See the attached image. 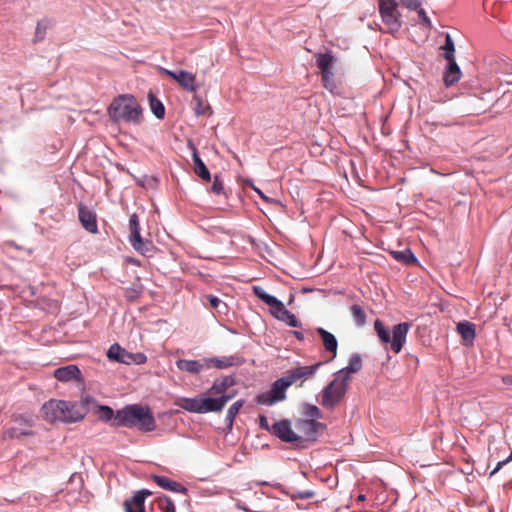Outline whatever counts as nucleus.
Here are the masks:
<instances>
[{
	"mask_svg": "<svg viewBox=\"0 0 512 512\" xmlns=\"http://www.w3.org/2000/svg\"><path fill=\"white\" fill-rule=\"evenodd\" d=\"M108 115L115 124L137 126L142 124L143 109L134 96L124 94L112 100Z\"/></svg>",
	"mask_w": 512,
	"mask_h": 512,
	"instance_id": "obj_1",
	"label": "nucleus"
},
{
	"mask_svg": "<svg viewBox=\"0 0 512 512\" xmlns=\"http://www.w3.org/2000/svg\"><path fill=\"white\" fill-rule=\"evenodd\" d=\"M114 426L136 427L141 431L150 432L155 429L156 423L149 407L133 404L116 412Z\"/></svg>",
	"mask_w": 512,
	"mask_h": 512,
	"instance_id": "obj_2",
	"label": "nucleus"
},
{
	"mask_svg": "<svg viewBox=\"0 0 512 512\" xmlns=\"http://www.w3.org/2000/svg\"><path fill=\"white\" fill-rule=\"evenodd\" d=\"M410 324L407 322H402L397 325H394L392 330L390 331L388 328L385 327L384 323L376 319L374 322V330L380 339L382 344H390L391 350L398 354L405 342L406 337L410 329Z\"/></svg>",
	"mask_w": 512,
	"mask_h": 512,
	"instance_id": "obj_3",
	"label": "nucleus"
},
{
	"mask_svg": "<svg viewBox=\"0 0 512 512\" xmlns=\"http://www.w3.org/2000/svg\"><path fill=\"white\" fill-rule=\"evenodd\" d=\"M321 365L322 363L318 362L308 366H296L288 370L285 376L277 379L276 381L286 393V390L294 384L301 387L306 380L314 376Z\"/></svg>",
	"mask_w": 512,
	"mask_h": 512,
	"instance_id": "obj_4",
	"label": "nucleus"
},
{
	"mask_svg": "<svg viewBox=\"0 0 512 512\" xmlns=\"http://www.w3.org/2000/svg\"><path fill=\"white\" fill-rule=\"evenodd\" d=\"M347 391V378L336 377L322 391L320 404L326 409H333L341 402Z\"/></svg>",
	"mask_w": 512,
	"mask_h": 512,
	"instance_id": "obj_5",
	"label": "nucleus"
},
{
	"mask_svg": "<svg viewBox=\"0 0 512 512\" xmlns=\"http://www.w3.org/2000/svg\"><path fill=\"white\" fill-rule=\"evenodd\" d=\"M379 12L382 21L390 33H396L401 27L400 12L396 0H378Z\"/></svg>",
	"mask_w": 512,
	"mask_h": 512,
	"instance_id": "obj_6",
	"label": "nucleus"
},
{
	"mask_svg": "<svg viewBox=\"0 0 512 512\" xmlns=\"http://www.w3.org/2000/svg\"><path fill=\"white\" fill-rule=\"evenodd\" d=\"M159 71L162 75L175 80L186 91L195 92L198 89L196 76L193 73L185 70L171 71L163 67H160Z\"/></svg>",
	"mask_w": 512,
	"mask_h": 512,
	"instance_id": "obj_7",
	"label": "nucleus"
},
{
	"mask_svg": "<svg viewBox=\"0 0 512 512\" xmlns=\"http://www.w3.org/2000/svg\"><path fill=\"white\" fill-rule=\"evenodd\" d=\"M63 409H67L66 401L51 399L41 407L42 417L48 422L61 421L64 417Z\"/></svg>",
	"mask_w": 512,
	"mask_h": 512,
	"instance_id": "obj_8",
	"label": "nucleus"
},
{
	"mask_svg": "<svg viewBox=\"0 0 512 512\" xmlns=\"http://www.w3.org/2000/svg\"><path fill=\"white\" fill-rule=\"evenodd\" d=\"M53 376L60 382L70 383L79 382L83 383V375L77 365L70 364L67 366L59 367L53 372Z\"/></svg>",
	"mask_w": 512,
	"mask_h": 512,
	"instance_id": "obj_9",
	"label": "nucleus"
},
{
	"mask_svg": "<svg viewBox=\"0 0 512 512\" xmlns=\"http://www.w3.org/2000/svg\"><path fill=\"white\" fill-rule=\"evenodd\" d=\"M254 294L261 299L266 305H268L272 314L277 318V315H283L287 313V309L284 304L278 300L276 297L268 294L262 287L254 286L253 287Z\"/></svg>",
	"mask_w": 512,
	"mask_h": 512,
	"instance_id": "obj_10",
	"label": "nucleus"
},
{
	"mask_svg": "<svg viewBox=\"0 0 512 512\" xmlns=\"http://www.w3.org/2000/svg\"><path fill=\"white\" fill-rule=\"evenodd\" d=\"M271 433L284 442L292 443L298 441L301 438L292 430L291 422L286 419L276 422L271 427Z\"/></svg>",
	"mask_w": 512,
	"mask_h": 512,
	"instance_id": "obj_11",
	"label": "nucleus"
},
{
	"mask_svg": "<svg viewBox=\"0 0 512 512\" xmlns=\"http://www.w3.org/2000/svg\"><path fill=\"white\" fill-rule=\"evenodd\" d=\"M286 399V393L282 387L275 381L269 391L259 394L256 397V402L261 405L271 406L278 401Z\"/></svg>",
	"mask_w": 512,
	"mask_h": 512,
	"instance_id": "obj_12",
	"label": "nucleus"
},
{
	"mask_svg": "<svg viewBox=\"0 0 512 512\" xmlns=\"http://www.w3.org/2000/svg\"><path fill=\"white\" fill-rule=\"evenodd\" d=\"M67 409H63L62 422L71 423L82 420L88 413L87 407L81 403L66 401Z\"/></svg>",
	"mask_w": 512,
	"mask_h": 512,
	"instance_id": "obj_13",
	"label": "nucleus"
},
{
	"mask_svg": "<svg viewBox=\"0 0 512 512\" xmlns=\"http://www.w3.org/2000/svg\"><path fill=\"white\" fill-rule=\"evenodd\" d=\"M152 492L147 489L137 491L134 496L124 501L125 512H145V499L151 496Z\"/></svg>",
	"mask_w": 512,
	"mask_h": 512,
	"instance_id": "obj_14",
	"label": "nucleus"
},
{
	"mask_svg": "<svg viewBox=\"0 0 512 512\" xmlns=\"http://www.w3.org/2000/svg\"><path fill=\"white\" fill-rule=\"evenodd\" d=\"M78 216L85 230L93 234L98 232L96 214L94 212L88 209L85 205L79 204Z\"/></svg>",
	"mask_w": 512,
	"mask_h": 512,
	"instance_id": "obj_15",
	"label": "nucleus"
},
{
	"mask_svg": "<svg viewBox=\"0 0 512 512\" xmlns=\"http://www.w3.org/2000/svg\"><path fill=\"white\" fill-rule=\"evenodd\" d=\"M231 399L232 395H222L219 398H202L201 414L208 412H219Z\"/></svg>",
	"mask_w": 512,
	"mask_h": 512,
	"instance_id": "obj_16",
	"label": "nucleus"
},
{
	"mask_svg": "<svg viewBox=\"0 0 512 512\" xmlns=\"http://www.w3.org/2000/svg\"><path fill=\"white\" fill-rule=\"evenodd\" d=\"M297 429L304 435L306 439L315 440L320 429L324 426L322 423L313 419L299 420L296 424Z\"/></svg>",
	"mask_w": 512,
	"mask_h": 512,
	"instance_id": "obj_17",
	"label": "nucleus"
},
{
	"mask_svg": "<svg viewBox=\"0 0 512 512\" xmlns=\"http://www.w3.org/2000/svg\"><path fill=\"white\" fill-rule=\"evenodd\" d=\"M176 366L179 370L185 371L190 374H198L202 370L209 368L208 361L203 360H187L179 359L176 361Z\"/></svg>",
	"mask_w": 512,
	"mask_h": 512,
	"instance_id": "obj_18",
	"label": "nucleus"
},
{
	"mask_svg": "<svg viewBox=\"0 0 512 512\" xmlns=\"http://www.w3.org/2000/svg\"><path fill=\"white\" fill-rule=\"evenodd\" d=\"M150 478L162 489L175 493L187 494L188 490L181 483L176 482L168 477L152 474Z\"/></svg>",
	"mask_w": 512,
	"mask_h": 512,
	"instance_id": "obj_19",
	"label": "nucleus"
},
{
	"mask_svg": "<svg viewBox=\"0 0 512 512\" xmlns=\"http://www.w3.org/2000/svg\"><path fill=\"white\" fill-rule=\"evenodd\" d=\"M316 333L320 336L325 350L331 354V358L336 357L338 349L336 337L322 327H318Z\"/></svg>",
	"mask_w": 512,
	"mask_h": 512,
	"instance_id": "obj_20",
	"label": "nucleus"
},
{
	"mask_svg": "<svg viewBox=\"0 0 512 512\" xmlns=\"http://www.w3.org/2000/svg\"><path fill=\"white\" fill-rule=\"evenodd\" d=\"M188 145H189L190 149L192 150L195 173L200 178H202L204 181H206V182L211 181L210 172H209L208 168L206 167V165L204 164V162L201 160L195 145L191 141L188 142Z\"/></svg>",
	"mask_w": 512,
	"mask_h": 512,
	"instance_id": "obj_21",
	"label": "nucleus"
},
{
	"mask_svg": "<svg viewBox=\"0 0 512 512\" xmlns=\"http://www.w3.org/2000/svg\"><path fill=\"white\" fill-rule=\"evenodd\" d=\"M132 247L141 255L150 257L156 251V247L152 241L143 239L141 235L129 239Z\"/></svg>",
	"mask_w": 512,
	"mask_h": 512,
	"instance_id": "obj_22",
	"label": "nucleus"
},
{
	"mask_svg": "<svg viewBox=\"0 0 512 512\" xmlns=\"http://www.w3.org/2000/svg\"><path fill=\"white\" fill-rule=\"evenodd\" d=\"M446 61H447V65H446V69L444 72L443 80H444L445 85L447 87H449L460 80V78L462 76V72L460 70V67L456 63L455 58L452 60H446Z\"/></svg>",
	"mask_w": 512,
	"mask_h": 512,
	"instance_id": "obj_23",
	"label": "nucleus"
},
{
	"mask_svg": "<svg viewBox=\"0 0 512 512\" xmlns=\"http://www.w3.org/2000/svg\"><path fill=\"white\" fill-rule=\"evenodd\" d=\"M130 356L131 352H128L117 343L111 345L107 351V357L110 360L127 365L130 364Z\"/></svg>",
	"mask_w": 512,
	"mask_h": 512,
	"instance_id": "obj_24",
	"label": "nucleus"
},
{
	"mask_svg": "<svg viewBox=\"0 0 512 512\" xmlns=\"http://www.w3.org/2000/svg\"><path fill=\"white\" fill-rule=\"evenodd\" d=\"M457 332L461 335L465 345H471L475 338V326L468 321L457 324Z\"/></svg>",
	"mask_w": 512,
	"mask_h": 512,
	"instance_id": "obj_25",
	"label": "nucleus"
},
{
	"mask_svg": "<svg viewBox=\"0 0 512 512\" xmlns=\"http://www.w3.org/2000/svg\"><path fill=\"white\" fill-rule=\"evenodd\" d=\"M202 397H195V398H180L176 405L180 408H183L189 412L193 413H201V407H202Z\"/></svg>",
	"mask_w": 512,
	"mask_h": 512,
	"instance_id": "obj_26",
	"label": "nucleus"
},
{
	"mask_svg": "<svg viewBox=\"0 0 512 512\" xmlns=\"http://www.w3.org/2000/svg\"><path fill=\"white\" fill-rule=\"evenodd\" d=\"M148 99L150 109L153 112V114L159 119L163 118L165 114V108L162 102L151 91L148 93Z\"/></svg>",
	"mask_w": 512,
	"mask_h": 512,
	"instance_id": "obj_27",
	"label": "nucleus"
},
{
	"mask_svg": "<svg viewBox=\"0 0 512 512\" xmlns=\"http://www.w3.org/2000/svg\"><path fill=\"white\" fill-rule=\"evenodd\" d=\"M206 361H208L209 367L213 366L218 369H224L235 365L236 358L234 356H229L220 358H210L206 359Z\"/></svg>",
	"mask_w": 512,
	"mask_h": 512,
	"instance_id": "obj_28",
	"label": "nucleus"
},
{
	"mask_svg": "<svg viewBox=\"0 0 512 512\" xmlns=\"http://www.w3.org/2000/svg\"><path fill=\"white\" fill-rule=\"evenodd\" d=\"M317 66L321 70V72L332 71V66L334 63V57L328 53L318 54L317 58Z\"/></svg>",
	"mask_w": 512,
	"mask_h": 512,
	"instance_id": "obj_29",
	"label": "nucleus"
},
{
	"mask_svg": "<svg viewBox=\"0 0 512 512\" xmlns=\"http://www.w3.org/2000/svg\"><path fill=\"white\" fill-rule=\"evenodd\" d=\"M444 53L443 57L445 60H452L455 58V45L454 41L449 33L445 35V43L440 48Z\"/></svg>",
	"mask_w": 512,
	"mask_h": 512,
	"instance_id": "obj_30",
	"label": "nucleus"
},
{
	"mask_svg": "<svg viewBox=\"0 0 512 512\" xmlns=\"http://www.w3.org/2000/svg\"><path fill=\"white\" fill-rule=\"evenodd\" d=\"M391 254L397 261L404 264H412L417 262L416 257L413 255L410 249H405L403 251H393Z\"/></svg>",
	"mask_w": 512,
	"mask_h": 512,
	"instance_id": "obj_31",
	"label": "nucleus"
},
{
	"mask_svg": "<svg viewBox=\"0 0 512 512\" xmlns=\"http://www.w3.org/2000/svg\"><path fill=\"white\" fill-rule=\"evenodd\" d=\"M154 503L161 512H176L173 501L165 495L156 498Z\"/></svg>",
	"mask_w": 512,
	"mask_h": 512,
	"instance_id": "obj_32",
	"label": "nucleus"
},
{
	"mask_svg": "<svg viewBox=\"0 0 512 512\" xmlns=\"http://www.w3.org/2000/svg\"><path fill=\"white\" fill-rule=\"evenodd\" d=\"M350 312H351V315H352L357 326L365 325L366 313L360 305H358V304L352 305L350 307Z\"/></svg>",
	"mask_w": 512,
	"mask_h": 512,
	"instance_id": "obj_33",
	"label": "nucleus"
},
{
	"mask_svg": "<svg viewBox=\"0 0 512 512\" xmlns=\"http://www.w3.org/2000/svg\"><path fill=\"white\" fill-rule=\"evenodd\" d=\"M244 400H238L235 403H233L229 409L227 410L226 414V422L228 423V426L231 428L234 422V419L236 415L238 414L239 410L243 407Z\"/></svg>",
	"mask_w": 512,
	"mask_h": 512,
	"instance_id": "obj_34",
	"label": "nucleus"
},
{
	"mask_svg": "<svg viewBox=\"0 0 512 512\" xmlns=\"http://www.w3.org/2000/svg\"><path fill=\"white\" fill-rule=\"evenodd\" d=\"M233 384L231 378L226 377L220 381H215L209 392L212 394H221L224 393L225 390Z\"/></svg>",
	"mask_w": 512,
	"mask_h": 512,
	"instance_id": "obj_35",
	"label": "nucleus"
},
{
	"mask_svg": "<svg viewBox=\"0 0 512 512\" xmlns=\"http://www.w3.org/2000/svg\"><path fill=\"white\" fill-rule=\"evenodd\" d=\"M49 21L46 19L37 22L35 29L34 42L42 41L45 38L47 29L49 28Z\"/></svg>",
	"mask_w": 512,
	"mask_h": 512,
	"instance_id": "obj_36",
	"label": "nucleus"
},
{
	"mask_svg": "<svg viewBox=\"0 0 512 512\" xmlns=\"http://www.w3.org/2000/svg\"><path fill=\"white\" fill-rule=\"evenodd\" d=\"M333 76L334 75L332 71L321 72L323 86L331 93H334L337 89V84L334 81Z\"/></svg>",
	"mask_w": 512,
	"mask_h": 512,
	"instance_id": "obj_37",
	"label": "nucleus"
},
{
	"mask_svg": "<svg viewBox=\"0 0 512 512\" xmlns=\"http://www.w3.org/2000/svg\"><path fill=\"white\" fill-rule=\"evenodd\" d=\"M129 239L140 235V223L137 214H132L129 218Z\"/></svg>",
	"mask_w": 512,
	"mask_h": 512,
	"instance_id": "obj_38",
	"label": "nucleus"
},
{
	"mask_svg": "<svg viewBox=\"0 0 512 512\" xmlns=\"http://www.w3.org/2000/svg\"><path fill=\"white\" fill-rule=\"evenodd\" d=\"M362 367V360L361 357L357 354L352 355L349 359L348 366L345 368V370L348 373H355L358 372Z\"/></svg>",
	"mask_w": 512,
	"mask_h": 512,
	"instance_id": "obj_39",
	"label": "nucleus"
},
{
	"mask_svg": "<svg viewBox=\"0 0 512 512\" xmlns=\"http://www.w3.org/2000/svg\"><path fill=\"white\" fill-rule=\"evenodd\" d=\"M304 414L313 420L322 418V413L320 409L317 406L311 404L304 405Z\"/></svg>",
	"mask_w": 512,
	"mask_h": 512,
	"instance_id": "obj_40",
	"label": "nucleus"
},
{
	"mask_svg": "<svg viewBox=\"0 0 512 512\" xmlns=\"http://www.w3.org/2000/svg\"><path fill=\"white\" fill-rule=\"evenodd\" d=\"M277 318L280 320L286 321L287 324L291 327H299L300 326V323H299L298 319L296 318V316L294 314L290 313L288 310H287V313H284L283 315H277Z\"/></svg>",
	"mask_w": 512,
	"mask_h": 512,
	"instance_id": "obj_41",
	"label": "nucleus"
},
{
	"mask_svg": "<svg viewBox=\"0 0 512 512\" xmlns=\"http://www.w3.org/2000/svg\"><path fill=\"white\" fill-rule=\"evenodd\" d=\"M100 419L104 421H109L114 416V411L109 406L101 405L99 406Z\"/></svg>",
	"mask_w": 512,
	"mask_h": 512,
	"instance_id": "obj_42",
	"label": "nucleus"
},
{
	"mask_svg": "<svg viewBox=\"0 0 512 512\" xmlns=\"http://www.w3.org/2000/svg\"><path fill=\"white\" fill-rule=\"evenodd\" d=\"M415 11L418 14V17H419V20H420L421 24H423L427 28H431L432 24H431V21H430L429 17L427 16L425 10L423 8H421V6H419L418 9H415Z\"/></svg>",
	"mask_w": 512,
	"mask_h": 512,
	"instance_id": "obj_43",
	"label": "nucleus"
},
{
	"mask_svg": "<svg viewBox=\"0 0 512 512\" xmlns=\"http://www.w3.org/2000/svg\"><path fill=\"white\" fill-rule=\"evenodd\" d=\"M211 191L216 195H220L224 192L223 182L220 180V178L217 175L214 176L213 184L211 186Z\"/></svg>",
	"mask_w": 512,
	"mask_h": 512,
	"instance_id": "obj_44",
	"label": "nucleus"
},
{
	"mask_svg": "<svg viewBox=\"0 0 512 512\" xmlns=\"http://www.w3.org/2000/svg\"><path fill=\"white\" fill-rule=\"evenodd\" d=\"M147 361V357L144 353H131L130 364H144Z\"/></svg>",
	"mask_w": 512,
	"mask_h": 512,
	"instance_id": "obj_45",
	"label": "nucleus"
},
{
	"mask_svg": "<svg viewBox=\"0 0 512 512\" xmlns=\"http://www.w3.org/2000/svg\"><path fill=\"white\" fill-rule=\"evenodd\" d=\"M400 4L410 10L418 9L421 6L420 0H399Z\"/></svg>",
	"mask_w": 512,
	"mask_h": 512,
	"instance_id": "obj_46",
	"label": "nucleus"
},
{
	"mask_svg": "<svg viewBox=\"0 0 512 512\" xmlns=\"http://www.w3.org/2000/svg\"><path fill=\"white\" fill-rule=\"evenodd\" d=\"M206 298L214 309H218L220 304H222V301L216 296L208 295Z\"/></svg>",
	"mask_w": 512,
	"mask_h": 512,
	"instance_id": "obj_47",
	"label": "nucleus"
},
{
	"mask_svg": "<svg viewBox=\"0 0 512 512\" xmlns=\"http://www.w3.org/2000/svg\"><path fill=\"white\" fill-rule=\"evenodd\" d=\"M79 403L85 405V407H87L89 410V406L95 403V399L90 395H83Z\"/></svg>",
	"mask_w": 512,
	"mask_h": 512,
	"instance_id": "obj_48",
	"label": "nucleus"
},
{
	"mask_svg": "<svg viewBox=\"0 0 512 512\" xmlns=\"http://www.w3.org/2000/svg\"><path fill=\"white\" fill-rule=\"evenodd\" d=\"M259 426L263 430L271 431V427L269 426L268 419L264 415L259 416Z\"/></svg>",
	"mask_w": 512,
	"mask_h": 512,
	"instance_id": "obj_49",
	"label": "nucleus"
},
{
	"mask_svg": "<svg viewBox=\"0 0 512 512\" xmlns=\"http://www.w3.org/2000/svg\"><path fill=\"white\" fill-rule=\"evenodd\" d=\"M27 433H18V430L16 428H10L7 431H5V437L7 438H16L19 435H26Z\"/></svg>",
	"mask_w": 512,
	"mask_h": 512,
	"instance_id": "obj_50",
	"label": "nucleus"
},
{
	"mask_svg": "<svg viewBox=\"0 0 512 512\" xmlns=\"http://www.w3.org/2000/svg\"><path fill=\"white\" fill-rule=\"evenodd\" d=\"M511 460H512V449H511V452H510L509 457H508L506 460L499 462V463H498V465H497V467L493 470V472H492L491 474L496 473V472L500 469V467H501L502 465L506 464L507 462H509V461H511Z\"/></svg>",
	"mask_w": 512,
	"mask_h": 512,
	"instance_id": "obj_51",
	"label": "nucleus"
},
{
	"mask_svg": "<svg viewBox=\"0 0 512 512\" xmlns=\"http://www.w3.org/2000/svg\"><path fill=\"white\" fill-rule=\"evenodd\" d=\"M313 496H314V492H312V491L299 492V497L301 499H309V498H312Z\"/></svg>",
	"mask_w": 512,
	"mask_h": 512,
	"instance_id": "obj_52",
	"label": "nucleus"
},
{
	"mask_svg": "<svg viewBox=\"0 0 512 512\" xmlns=\"http://www.w3.org/2000/svg\"><path fill=\"white\" fill-rule=\"evenodd\" d=\"M205 110H210V107H206V108H204V107H203L202 102H200V101H199V103H198V107H197V109H196V113H197V114H204V113H205Z\"/></svg>",
	"mask_w": 512,
	"mask_h": 512,
	"instance_id": "obj_53",
	"label": "nucleus"
},
{
	"mask_svg": "<svg viewBox=\"0 0 512 512\" xmlns=\"http://www.w3.org/2000/svg\"><path fill=\"white\" fill-rule=\"evenodd\" d=\"M126 261H127V263H130V264H132L134 266H140L141 265L140 260H138L136 258L130 257V258H127Z\"/></svg>",
	"mask_w": 512,
	"mask_h": 512,
	"instance_id": "obj_54",
	"label": "nucleus"
},
{
	"mask_svg": "<svg viewBox=\"0 0 512 512\" xmlns=\"http://www.w3.org/2000/svg\"><path fill=\"white\" fill-rule=\"evenodd\" d=\"M503 382L507 385H512V376L508 375L503 378Z\"/></svg>",
	"mask_w": 512,
	"mask_h": 512,
	"instance_id": "obj_55",
	"label": "nucleus"
},
{
	"mask_svg": "<svg viewBox=\"0 0 512 512\" xmlns=\"http://www.w3.org/2000/svg\"><path fill=\"white\" fill-rule=\"evenodd\" d=\"M294 335L296 336L297 339L299 340H303L304 336H303V333L302 332H299V331H295L294 332Z\"/></svg>",
	"mask_w": 512,
	"mask_h": 512,
	"instance_id": "obj_56",
	"label": "nucleus"
},
{
	"mask_svg": "<svg viewBox=\"0 0 512 512\" xmlns=\"http://www.w3.org/2000/svg\"><path fill=\"white\" fill-rule=\"evenodd\" d=\"M365 499H366V497L363 494H360V495L357 496V501L362 502V501H365Z\"/></svg>",
	"mask_w": 512,
	"mask_h": 512,
	"instance_id": "obj_57",
	"label": "nucleus"
},
{
	"mask_svg": "<svg viewBox=\"0 0 512 512\" xmlns=\"http://www.w3.org/2000/svg\"><path fill=\"white\" fill-rule=\"evenodd\" d=\"M254 190L261 196V198L265 199V196L263 195V193L259 189L254 188Z\"/></svg>",
	"mask_w": 512,
	"mask_h": 512,
	"instance_id": "obj_58",
	"label": "nucleus"
},
{
	"mask_svg": "<svg viewBox=\"0 0 512 512\" xmlns=\"http://www.w3.org/2000/svg\"><path fill=\"white\" fill-rule=\"evenodd\" d=\"M324 142H327V139H322V141H321V142L316 141V144H317L318 146H322V145L324 144Z\"/></svg>",
	"mask_w": 512,
	"mask_h": 512,
	"instance_id": "obj_59",
	"label": "nucleus"
}]
</instances>
